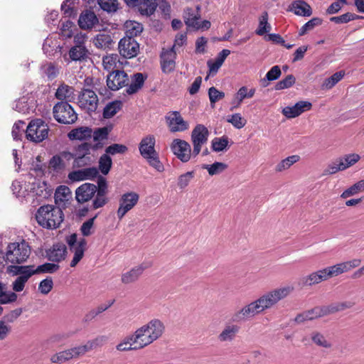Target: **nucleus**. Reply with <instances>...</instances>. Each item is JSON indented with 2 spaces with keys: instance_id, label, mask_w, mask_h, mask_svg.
<instances>
[{
  "instance_id": "a19ab883",
  "label": "nucleus",
  "mask_w": 364,
  "mask_h": 364,
  "mask_svg": "<svg viewBox=\"0 0 364 364\" xmlns=\"http://www.w3.org/2000/svg\"><path fill=\"white\" fill-rule=\"evenodd\" d=\"M33 108V100L26 97H23L15 102L14 109L22 114L29 113Z\"/></svg>"
},
{
  "instance_id": "ea45409f",
  "label": "nucleus",
  "mask_w": 364,
  "mask_h": 364,
  "mask_svg": "<svg viewBox=\"0 0 364 364\" xmlns=\"http://www.w3.org/2000/svg\"><path fill=\"white\" fill-rule=\"evenodd\" d=\"M183 18L185 23L188 27H199L198 20L200 19V14L198 11H195L193 9L187 8L183 14Z\"/></svg>"
},
{
  "instance_id": "423d86ee",
  "label": "nucleus",
  "mask_w": 364,
  "mask_h": 364,
  "mask_svg": "<svg viewBox=\"0 0 364 364\" xmlns=\"http://www.w3.org/2000/svg\"><path fill=\"white\" fill-rule=\"evenodd\" d=\"M49 128L48 124L41 119L31 121L25 131L26 139L33 143H40L48 138Z\"/></svg>"
},
{
  "instance_id": "dca6fc26",
  "label": "nucleus",
  "mask_w": 364,
  "mask_h": 364,
  "mask_svg": "<svg viewBox=\"0 0 364 364\" xmlns=\"http://www.w3.org/2000/svg\"><path fill=\"white\" fill-rule=\"evenodd\" d=\"M98 102L97 95L90 89L83 90L78 97L79 106L87 112H95L97 108Z\"/></svg>"
},
{
  "instance_id": "0eeeda50",
  "label": "nucleus",
  "mask_w": 364,
  "mask_h": 364,
  "mask_svg": "<svg viewBox=\"0 0 364 364\" xmlns=\"http://www.w3.org/2000/svg\"><path fill=\"white\" fill-rule=\"evenodd\" d=\"M156 140L153 136H147L143 138L139 143V149L141 156L156 169H159V159L155 150Z\"/></svg>"
},
{
  "instance_id": "cd10ccee",
  "label": "nucleus",
  "mask_w": 364,
  "mask_h": 364,
  "mask_svg": "<svg viewBox=\"0 0 364 364\" xmlns=\"http://www.w3.org/2000/svg\"><path fill=\"white\" fill-rule=\"evenodd\" d=\"M239 331L240 326L236 324L225 325L224 328L218 336V339L222 343L232 342L235 340Z\"/></svg>"
},
{
  "instance_id": "6e6d98bb",
  "label": "nucleus",
  "mask_w": 364,
  "mask_h": 364,
  "mask_svg": "<svg viewBox=\"0 0 364 364\" xmlns=\"http://www.w3.org/2000/svg\"><path fill=\"white\" fill-rule=\"evenodd\" d=\"M311 339L315 345L321 348H330L332 346L331 342L319 332L314 331L311 333Z\"/></svg>"
},
{
  "instance_id": "680f3d73",
  "label": "nucleus",
  "mask_w": 364,
  "mask_h": 364,
  "mask_svg": "<svg viewBox=\"0 0 364 364\" xmlns=\"http://www.w3.org/2000/svg\"><path fill=\"white\" fill-rule=\"evenodd\" d=\"M42 72L49 80L55 78L58 75V68L53 63H46L41 67Z\"/></svg>"
},
{
  "instance_id": "aec40b11",
  "label": "nucleus",
  "mask_w": 364,
  "mask_h": 364,
  "mask_svg": "<svg viewBox=\"0 0 364 364\" xmlns=\"http://www.w3.org/2000/svg\"><path fill=\"white\" fill-rule=\"evenodd\" d=\"M139 50V43L132 38H123L119 43V51L126 58L135 57Z\"/></svg>"
},
{
  "instance_id": "9d476101",
  "label": "nucleus",
  "mask_w": 364,
  "mask_h": 364,
  "mask_svg": "<svg viewBox=\"0 0 364 364\" xmlns=\"http://www.w3.org/2000/svg\"><path fill=\"white\" fill-rule=\"evenodd\" d=\"M53 117L59 123L70 124L77 119V115L68 102H61L57 103L53 109Z\"/></svg>"
},
{
  "instance_id": "39448f33",
  "label": "nucleus",
  "mask_w": 364,
  "mask_h": 364,
  "mask_svg": "<svg viewBox=\"0 0 364 364\" xmlns=\"http://www.w3.org/2000/svg\"><path fill=\"white\" fill-rule=\"evenodd\" d=\"M31 254V247L28 243L21 240L11 242L6 247L5 259L11 264H21L27 260Z\"/></svg>"
},
{
  "instance_id": "c85d7f7f",
  "label": "nucleus",
  "mask_w": 364,
  "mask_h": 364,
  "mask_svg": "<svg viewBox=\"0 0 364 364\" xmlns=\"http://www.w3.org/2000/svg\"><path fill=\"white\" fill-rule=\"evenodd\" d=\"M289 11L301 16H310L312 14V9L309 4L302 0L293 1L289 6Z\"/></svg>"
},
{
  "instance_id": "bb28decb",
  "label": "nucleus",
  "mask_w": 364,
  "mask_h": 364,
  "mask_svg": "<svg viewBox=\"0 0 364 364\" xmlns=\"http://www.w3.org/2000/svg\"><path fill=\"white\" fill-rule=\"evenodd\" d=\"M30 186L31 181H15L12 183L11 189L17 198L27 199L30 198Z\"/></svg>"
},
{
  "instance_id": "c9c22d12",
  "label": "nucleus",
  "mask_w": 364,
  "mask_h": 364,
  "mask_svg": "<svg viewBox=\"0 0 364 364\" xmlns=\"http://www.w3.org/2000/svg\"><path fill=\"white\" fill-rule=\"evenodd\" d=\"M66 255V247L63 244L54 245L48 252L49 260L60 262L65 259Z\"/></svg>"
},
{
  "instance_id": "58836bf2",
  "label": "nucleus",
  "mask_w": 364,
  "mask_h": 364,
  "mask_svg": "<svg viewBox=\"0 0 364 364\" xmlns=\"http://www.w3.org/2000/svg\"><path fill=\"white\" fill-rule=\"evenodd\" d=\"M124 27L126 33V38H133L134 36H137L143 31L142 25L135 21H127Z\"/></svg>"
},
{
  "instance_id": "4c0bfd02",
  "label": "nucleus",
  "mask_w": 364,
  "mask_h": 364,
  "mask_svg": "<svg viewBox=\"0 0 364 364\" xmlns=\"http://www.w3.org/2000/svg\"><path fill=\"white\" fill-rule=\"evenodd\" d=\"M102 65L108 71H115L121 68L122 63L117 54H109L103 57Z\"/></svg>"
},
{
  "instance_id": "37998d69",
  "label": "nucleus",
  "mask_w": 364,
  "mask_h": 364,
  "mask_svg": "<svg viewBox=\"0 0 364 364\" xmlns=\"http://www.w3.org/2000/svg\"><path fill=\"white\" fill-rule=\"evenodd\" d=\"M361 157L359 154L351 153L338 158V160L343 170L345 171L358 163Z\"/></svg>"
},
{
  "instance_id": "c756f323",
  "label": "nucleus",
  "mask_w": 364,
  "mask_h": 364,
  "mask_svg": "<svg viewBox=\"0 0 364 364\" xmlns=\"http://www.w3.org/2000/svg\"><path fill=\"white\" fill-rule=\"evenodd\" d=\"M146 267H148V265L141 264L134 267L129 271L124 272L122 275V282L126 284L134 282Z\"/></svg>"
},
{
  "instance_id": "e433bc0d",
  "label": "nucleus",
  "mask_w": 364,
  "mask_h": 364,
  "mask_svg": "<svg viewBox=\"0 0 364 364\" xmlns=\"http://www.w3.org/2000/svg\"><path fill=\"white\" fill-rule=\"evenodd\" d=\"M116 349L119 351H129L140 350L133 334H130L124 338L116 346Z\"/></svg>"
},
{
  "instance_id": "a878e982",
  "label": "nucleus",
  "mask_w": 364,
  "mask_h": 364,
  "mask_svg": "<svg viewBox=\"0 0 364 364\" xmlns=\"http://www.w3.org/2000/svg\"><path fill=\"white\" fill-rule=\"evenodd\" d=\"M72 198V192L66 186H60L55 193V202L58 208H65L69 200Z\"/></svg>"
},
{
  "instance_id": "e2e57ef3",
  "label": "nucleus",
  "mask_w": 364,
  "mask_h": 364,
  "mask_svg": "<svg viewBox=\"0 0 364 364\" xmlns=\"http://www.w3.org/2000/svg\"><path fill=\"white\" fill-rule=\"evenodd\" d=\"M112 159L107 154H105L100 158L99 169L102 174L107 175L112 167Z\"/></svg>"
},
{
  "instance_id": "6e6552de",
  "label": "nucleus",
  "mask_w": 364,
  "mask_h": 364,
  "mask_svg": "<svg viewBox=\"0 0 364 364\" xmlns=\"http://www.w3.org/2000/svg\"><path fill=\"white\" fill-rule=\"evenodd\" d=\"M70 252L73 255L70 262V267H75L84 257L87 249V241L83 237H77L76 234H71L66 237Z\"/></svg>"
},
{
  "instance_id": "72a5a7b5",
  "label": "nucleus",
  "mask_w": 364,
  "mask_h": 364,
  "mask_svg": "<svg viewBox=\"0 0 364 364\" xmlns=\"http://www.w3.org/2000/svg\"><path fill=\"white\" fill-rule=\"evenodd\" d=\"M146 77L140 73L134 74L131 77L130 84L128 85L126 92L129 95L137 92L144 83Z\"/></svg>"
},
{
  "instance_id": "5fc2aeb1",
  "label": "nucleus",
  "mask_w": 364,
  "mask_h": 364,
  "mask_svg": "<svg viewBox=\"0 0 364 364\" xmlns=\"http://www.w3.org/2000/svg\"><path fill=\"white\" fill-rule=\"evenodd\" d=\"M92 43L97 48L105 49L112 44V39L109 34L100 33L92 39Z\"/></svg>"
},
{
  "instance_id": "7c9ffc66",
  "label": "nucleus",
  "mask_w": 364,
  "mask_h": 364,
  "mask_svg": "<svg viewBox=\"0 0 364 364\" xmlns=\"http://www.w3.org/2000/svg\"><path fill=\"white\" fill-rule=\"evenodd\" d=\"M97 22L98 19L96 15L90 11L82 13L78 20V24L82 29L92 28Z\"/></svg>"
},
{
  "instance_id": "603ef678",
  "label": "nucleus",
  "mask_w": 364,
  "mask_h": 364,
  "mask_svg": "<svg viewBox=\"0 0 364 364\" xmlns=\"http://www.w3.org/2000/svg\"><path fill=\"white\" fill-rule=\"evenodd\" d=\"M271 29L272 26L268 23V14L264 11L259 18V26L257 29L255 31V33L258 36H263L266 33L269 32Z\"/></svg>"
},
{
  "instance_id": "a18cd8bd",
  "label": "nucleus",
  "mask_w": 364,
  "mask_h": 364,
  "mask_svg": "<svg viewBox=\"0 0 364 364\" xmlns=\"http://www.w3.org/2000/svg\"><path fill=\"white\" fill-rule=\"evenodd\" d=\"M255 92L256 90L255 88L249 89L247 86H242L240 87L235 96V100L237 102V106L240 105L244 100L253 97Z\"/></svg>"
},
{
  "instance_id": "13d9d810",
  "label": "nucleus",
  "mask_w": 364,
  "mask_h": 364,
  "mask_svg": "<svg viewBox=\"0 0 364 364\" xmlns=\"http://www.w3.org/2000/svg\"><path fill=\"white\" fill-rule=\"evenodd\" d=\"M345 75V72L341 70L334 73L330 77L326 78L323 82L321 87L324 90H330L336 85Z\"/></svg>"
},
{
  "instance_id": "49530a36",
  "label": "nucleus",
  "mask_w": 364,
  "mask_h": 364,
  "mask_svg": "<svg viewBox=\"0 0 364 364\" xmlns=\"http://www.w3.org/2000/svg\"><path fill=\"white\" fill-rule=\"evenodd\" d=\"M55 95L58 100H70L73 97L74 89L65 83H62L57 89Z\"/></svg>"
},
{
  "instance_id": "0e129e2a",
  "label": "nucleus",
  "mask_w": 364,
  "mask_h": 364,
  "mask_svg": "<svg viewBox=\"0 0 364 364\" xmlns=\"http://www.w3.org/2000/svg\"><path fill=\"white\" fill-rule=\"evenodd\" d=\"M60 48V45L57 40L53 41L52 38H47L43 45V50L48 55H53V51Z\"/></svg>"
},
{
  "instance_id": "4468645a",
  "label": "nucleus",
  "mask_w": 364,
  "mask_h": 364,
  "mask_svg": "<svg viewBox=\"0 0 364 364\" xmlns=\"http://www.w3.org/2000/svg\"><path fill=\"white\" fill-rule=\"evenodd\" d=\"M139 196L134 191L125 193L121 196L119 201V208L117 210V218L121 220L138 203Z\"/></svg>"
},
{
  "instance_id": "de8ad7c7",
  "label": "nucleus",
  "mask_w": 364,
  "mask_h": 364,
  "mask_svg": "<svg viewBox=\"0 0 364 364\" xmlns=\"http://www.w3.org/2000/svg\"><path fill=\"white\" fill-rule=\"evenodd\" d=\"M300 156L298 155H291L279 162L275 166V171L280 173L289 168L293 164L298 162Z\"/></svg>"
},
{
  "instance_id": "864d4df0",
  "label": "nucleus",
  "mask_w": 364,
  "mask_h": 364,
  "mask_svg": "<svg viewBox=\"0 0 364 364\" xmlns=\"http://www.w3.org/2000/svg\"><path fill=\"white\" fill-rule=\"evenodd\" d=\"M354 302L351 301H345L341 302L333 303L327 306V313L328 314H335L342 311L348 309H350L354 306Z\"/></svg>"
},
{
  "instance_id": "f257e3e1",
  "label": "nucleus",
  "mask_w": 364,
  "mask_h": 364,
  "mask_svg": "<svg viewBox=\"0 0 364 364\" xmlns=\"http://www.w3.org/2000/svg\"><path fill=\"white\" fill-rule=\"evenodd\" d=\"M294 290V287L285 285L267 291L235 312L232 320L234 322H241L248 318L264 314L277 306L280 301L288 297Z\"/></svg>"
},
{
  "instance_id": "bf43d9fd",
  "label": "nucleus",
  "mask_w": 364,
  "mask_h": 364,
  "mask_svg": "<svg viewBox=\"0 0 364 364\" xmlns=\"http://www.w3.org/2000/svg\"><path fill=\"white\" fill-rule=\"evenodd\" d=\"M203 168L208 171L209 175L214 176L223 172L228 168V165L223 162H215L210 165H203Z\"/></svg>"
},
{
  "instance_id": "4be33fe9",
  "label": "nucleus",
  "mask_w": 364,
  "mask_h": 364,
  "mask_svg": "<svg viewBox=\"0 0 364 364\" xmlns=\"http://www.w3.org/2000/svg\"><path fill=\"white\" fill-rule=\"evenodd\" d=\"M312 105L309 101H299L293 106L283 108L282 113L289 119L295 118L306 111L311 109Z\"/></svg>"
},
{
  "instance_id": "ddd939ff",
  "label": "nucleus",
  "mask_w": 364,
  "mask_h": 364,
  "mask_svg": "<svg viewBox=\"0 0 364 364\" xmlns=\"http://www.w3.org/2000/svg\"><path fill=\"white\" fill-rule=\"evenodd\" d=\"M210 132L203 124H197L192 130L191 139L194 148V154L198 155L202 146L208 141Z\"/></svg>"
},
{
  "instance_id": "f03ea898",
  "label": "nucleus",
  "mask_w": 364,
  "mask_h": 364,
  "mask_svg": "<svg viewBox=\"0 0 364 364\" xmlns=\"http://www.w3.org/2000/svg\"><path fill=\"white\" fill-rule=\"evenodd\" d=\"M37 223L43 228L55 229L63 220V213L60 208L52 205L41 206L36 214Z\"/></svg>"
},
{
  "instance_id": "79ce46f5",
  "label": "nucleus",
  "mask_w": 364,
  "mask_h": 364,
  "mask_svg": "<svg viewBox=\"0 0 364 364\" xmlns=\"http://www.w3.org/2000/svg\"><path fill=\"white\" fill-rule=\"evenodd\" d=\"M156 7V0H140L135 8L143 15L152 14Z\"/></svg>"
},
{
  "instance_id": "c03bdc74",
  "label": "nucleus",
  "mask_w": 364,
  "mask_h": 364,
  "mask_svg": "<svg viewBox=\"0 0 364 364\" xmlns=\"http://www.w3.org/2000/svg\"><path fill=\"white\" fill-rule=\"evenodd\" d=\"M87 50L83 45H76L69 51L70 58L73 61L82 60L87 58Z\"/></svg>"
},
{
  "instance_id": "2eb2a0df",
  "label": "nucleus",
  "mask_w": 364,
  "mask_h": 364,
  "mask_svg": "<svg viewBox=\"0 0 364 364\" xmlns=\"http://www.w3.org/2000/svg\"><path fill=\"white\" fill-rule=\"evenodd\" d=\"M73 158V153L68 151H63L50 159L48 168L56 173H62Z\"/></svg>"
},
{
  "instance_id": "4d7b16f0",
  "label": "nucleus",
  "mask_w": 364,
  "mask_h": 364,
  "mask_svg": "<svg viewBox=\"0 0 364 364\" xmlns=\"http://www.w3.org/2000/svg\"><path fill=\"white\" fill-rule=\"evenodd\" d=\"M107 341V338L105 336H98L94 339L87 341L83 345L86 353L95 349L98 347L102 346Z\"/></svg>"
},
{
  "instance_id": "393cba45",
  "label": "nucleus",
  "mask_w": 364,
  "mask_h": 364,
  "mask_svg": "<svg viewBox=\"0 0 364 364\" xmlns=\"http://www.w3.org/2000/svg\"><path fill=\"white\" fill-rule=\"evenodd\" d=\"M323 268L312 272L306 276L302 277L301 282L303 286L312 287L317 285L323 282L327 281Z\"/></svg>"
},
{
  "instance_id": "b1692460",
  "label": "nucleus",
  "mask_w": 364,
  "mask_h": 364,
  "mask_svg": "<svg viewBox=\"0 0 364 364\" xmlns=\"http://www.w3.org/2000/svg\"><path fill=\"white\" fill-rule=\"evenodd\" d=\"M326 315H328L326 306H316L311 310L298 314L294 320L296 323H300L305 321L314 320Z\"/></svg>"
},
{
  "instance_id": "774afa93",
  "label": "nucleus",
  "mask_w": 364,
  "mask_h": 364,
  "mask_svg": "<svg viewBox=\"0 0 364 364\" xmlns=\"http://www.w3.org/2000/svg\"><path fill=\"white\" fill-rule=\"evenodd\" d=\"M295 80L296 79L293 75H288L285 78L277 83L275 88L277 90L289 88L295 83Z\"/></svg>"
},
{
  "instance_id": "2f4dec72",
  "label": "nucleus",
  "mask_w": 364,
  "mask_h": 364,
  "mask_svg": "<svg viewBox=\"0 0 364 364\" xmlns=\"http://www.w3.org/2000/svg\"><path fill=\"white\" fill-rule=\"evenodd\" d=\"M92 136V130L88 127H80L72 129L68 134L70 140H85Z\"/></svg>"
},
{
  "instance_id": "052dcab7",
  "label": "nucleus",
  "mask_w": 364,
  "mask_h": 364,
  "mask_svg": "<svg viewBox=\"0 0 364 364\" xmlns=\"http://www.w3.org/2000/svg\"><path fill=\"white\" fill-rule=\"evenodd\" d=\"M227 122L237 129L243 128L247 124V120L240 113L229 115L227 118Z\"/></svg>"
},
{
  "instance_id": "f3484780",
  "label": "nucleus",
  "mask_w": 364,
  "mask_h": 364,
  "mask_svg": "<svg viewBox=\"0 0 364 364\" xmlns=\"http://www.w3.org/2000/svg\"><path fill=\"white\" fill-rule=\"evenodd\" d=\"M165 119L171 132H183L189 127L188 122L185 121L177 111L168 112Z\"/></svg>"
},
{
  "instance_id": "338daca9",
  "label": "nucleus",
  "mask_w": 364,
  "mask_h": 364,
  "mask_svg": "<svg viewBox=\"0 0 364 364\" xmlns=\"http://www.w3.org/2000/svg\"><path fill=\"white\" fill-rule=\"evenodd\" d=\"M75 26V24L68 20L62 23V26L60 28V34L65 38H70L73 36L74 30Z\"/></svg>"
},
{
  "instance_id": "473e14b6",
  "label": "nucleus",
  "mask_w": 364,
  "mask_h": 364,
  "mask_svg": "<svg viewBox=\"0 0 364 364\" xmlns=\"http://www.w3.org/2000/svg\"><path fill=\"white\" fill-rule=\"evenodd\" d=\"M163 60L162 70L164 73H169L175 68L176 53L173 49L163 52L161 55Z\"/></svg>"
},
{
  "instance_id": "a211bd4d",
  "label": "nucleus",
  "mask_w": 364,
  "mask_h": 364,
  "mask_svg": "<svg viewBox=\"0 0 364 364\" xmlns=\"http://www.w3.org/2000/svg\"><path fill=\"white\" fill-rule=\"evenodd\" d=\"M129 79L128 75L119 70L112 71L107 77V85L112 90H118L128 85Z\"/></svg>"
},
{
  "instance_id": "6ab92c4d",
  "label": "nucleus",
  "mask_w": 364,
  "mask_h": 364,
  "mask_svg": "<svg viewBox=\"0 0 364 364\" xmlns=\"http://www.w3.org/2000/svg\"><path fill=\"white\" fill-rule=\"evenodd\" d=\"M97 191L96 196L92 200V208L95 210L105 206L107 202L108 198L107 194L108 193V185L105 178L100 177L97 181Z\"/></svg>"
},
{
  "instance_id": "09e8293b",
  "label": "nucleus",
  "mask_w": 364,
  "mask_h": 364,
  "mask_svg": "<svg viewBox=\"0 0 364 364\" xmlns=\"http://www.w3.org/2000/svg\"><path fill=\"white\" fill-rule=\"evenodd\" d=\"M18 299L17 294L10 290H7L6 286L0 282V303L9 304L15 302Z\"/></svg>"
},
{
  "instance_id": "7ed1b4c3",
  "label": "nucleus",
  "mask_w": 364,
  "mask_h": 364,
  "mask_svg": "<svg viewBox=\"0 0 364 364\" xmlns=\"http://www.w3.org/2000/svg\"><path fill=\"white\" fill-rule=\"evenodd\" d=\"M139 349L151 344L159 337V320L153 319L136 328L132 333Z\"/></svg>"
},
{
  "instance_id": "1a4fd4ad",
  "label": "nucleus",
  "mask_w": 364,
  "mask_h": 364,
  "mask_svg": "<svg viewBox=\"0 0 364 364\" xmlns=\"http://www.w3.org/2000/svg\"><path fill=\"white\" fill-rule=\"evenodd\" d=\"M170 149L173 154L183 163H187L198 156L194 154V148L192 150L191 144L181 139H173Z\"/></svg>"
},
{
  "instance_id": "f8f14e48",
  "label": "nucleus",
  "mask_w": 364,
  "mask_h": 364,
  "mask_svg": "<svg viewBox=\"0 0 364 364\" xmlns=\"http://www.w3.org/2000/svg\"><path fill=\"white\" fill-rule=\"evenodd\" d=\"M86 352L83 345H78L70 348L60 351L50 357V362L55 364H62L72 359H76L85 355Z\"/></svg>"
},
{
  "instance_id": "69168bd1",
  "label": "nucleus",
  "mask_w": 364,
  "mask_h": 364,
  "mask_svg": "<svg viewBox=\"0 0 364 364\" xmlns=\"http://www.w3.org/2000/svg\"><path fill=\"white\" fill-rule=\"evenodd\" d=\"M102 9L109 13L115 12L119 8L117 0H98Z\"/></svg>"
},
{
  "instance_id": "20e7f679",
  "label": "nucleus",
  "mask_w": 364,
  "mask_h": 364,
  "mask_svg": "<svg viewBox=\"0 0 364 364\" xmlns=\"http://www.w3.org/2000/svg\"><path fill=\"white\" fill-rule=\"evenodd\" d=\"M7 272L16 278L11 283L12 292L16 294L24 290L28 279L35 274L34 266L10 265L7 267Z\"/></svg>"
},
{
  "instance_id": "9b49d317",
  "label": "nucleus",
  "mask_w": 364,
  "mask_h": 364,
  "mask_svg": "<svg viewBox=\"0 0 364 364\" xmlns=\"http://www.w3.org/2000/svg\"><path fill=\"white\" fill-rule=\"evenodd\" d=\"M361 264V259L354 258L350 260L336 263L333 265L324 267L327 279L336 277L341 274L350 272L351 269L358 267Z\"/></svg>"
},
{
  "instance_id": "412c9836",
  "label": "nucleus",
  "mask_w": 364,
  "mask_h": 364,
  "mask_svg": "<svg viewBox=\"0 0 364 364\" xmlns=\"http://www.w3.org/2000/svg\"><path fill=\"white\" fill-rule=\"evenodd\" d=\"M97 185L90 183H85L80 186L75 191L76 200L80 203H84L90 200L97 191Z\"/></svg>"
},
{
  "instance_id": "3c124183",
  "label": "nucleus",
  "mask_w": 364,
  "mask_h": 364,
  "mask_svg": "<svg viewBox=\"0 0 364 364\" xmlns=\"http://www.w3.org/2000/svg\"><path fill=\"white\" fill-rule=\"evenodd\" d=\"M122 103L119 100L108 103L103 110L104 118L109 119L114 117L122 109Z\"/></svg>"
},
{
  "instance_id": "f704fd0d",
  "label": "nucleus",
  "mask_w": 364,
  "mask_h": 364,
  "mask_svg": "<svg viewBox=\"0 0 364 364\" xmlns=\"http://www.w3.org/2000/svg\"><path fill=\"white\" fill-rule=\"evenodd\" d=\"M31 185L29 188L30 197L41 196L46 197L48 194L47 184L44 181H37L35 178H31Z\"/></svg>"
},
{
  "instance_id": "8fccbe9b",
  "label": "nucleus",
  "mask_w": 364,
  "mask_h": 364,
  "mask_svg": "<svg viewBox=\"0 0 364 364\" xmlns=\"http://www.w3.org/2000/svg\"><path fill=\"white\" fill-rule=\"evenodd\" d=\"M229 139L226 136L215 137L211 141V148L215 152L225 151L228 149Z\"/></svg>"
},
{
  "instance_id": "5701e85b",
  "label": "nucleus",
  "mask_w": 364,
  "mask_h": 364,
  "mask_svg": "<svg viewBox=\"0 0 364 364\" xmlns=\"http://www.w3.org/2000/svg\"><path fill=\"white\" fill-rule=\"evenodd\" d=\"M98 175V169L96 167L73 171L68 173V178L72 182H77L85 180H92Z\"/></svg>"
}]
</instances>
